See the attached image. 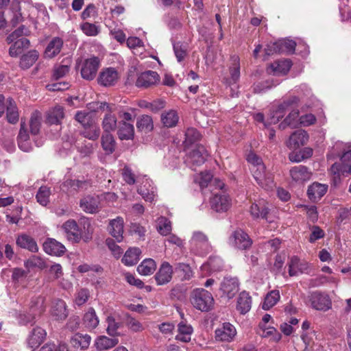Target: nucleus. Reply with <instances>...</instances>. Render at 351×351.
<instances>
[{"instance_id": "1", "label": "nucleus", "mask_w": 351, "mask_h": 351, "mask_svg": "<svg viewBox=\"0 0 351 351\" xmlns=\"http://www.w3.org/2000/svg\"><path fill=\"white\" fill-rule=\"evenodd\" d=\"M337 156H340V162H335L329 169L335 185L340 183L341 176L351 173V143L336 142L327 154V158L332 160Z\"/></svg>"}, {"instance_id": "2", "label": "nucleus", "mask_w": 351, "mask_h": 351, "mask_svg": "<svg viewBox=\"0 0 351 351\" xmlns=\"http://www.w3.org/2000/svg\"><path fill=\"white\" fill-rule=\"evenodd\" d=\"M246 159L250 164V171L257 184L266 190L272 189L275 186L273 176L266 171L262 159L253 152L249 153Z\"/></svg>"}, {"instance_id": "3", "label": "nucleus", "mask_w": 351, "mask_h": 351, "mask_svg": "<svg viewBox=\"0 0 351 351\" xmlns=\"http://www.w3.org/2000/svg\"><path fill=\"white\" fill-rule=\"evenodd\" d=\"M44 310V299L41 296H38L32 299L27 313H22L21 310L13 309L10 311V314L17 319L19 324L26 325L32 323L36 316L40 315Z\"/></svg>"}, {"instance_id": "4", "label": "nucleus", "mask_w": 351, "mask_h": 351, "mask_svg": "<svg viewBox=\"0 0 351 351\" xmlns=\"http://www.w3.org/2000/svg\"><path fill=\"white\" fill-rule=\"evenodd\" d=\"M189 300L191 305L202 312L210 311L214 306V298L211 293L203 288H196L191 291Z\"/></svg>"}, {"instance_id": "5", "label": "nucleus", "mask_w": 351, "mask_h": 351, "mask_svg": "<svg viewBox=\"0 0 351 351\" xmlns=\"http://www.w3.org/2000/svg\"><path fill=\"white\" fill-rule=\"evenodd\" d=\"M216 187L220 191L213 193L210 199V205L212 210L217 213L226 212L232 205V199L230 196L222 189L224 184L219 180L215 179Z\"/></svg>"}, {"instance_id": "6", "label": "nucleus", "mask_w": 351, "mask_h": 351, "mask_svg": "<svg viewBox=\"0 0 351 351\" xmlns=\"http://www.w3.org/2000/svg\"><path fill=\"white\" fill-rule=\"evenodd\" d=\"M189 245L191 253L199 256L207 255L213 250L207 235L201 231L193 232Z\"/></svg>"}, {"instance_id": "7", "label": "nucleus", "mask_w": 351, "mask_h": 351, "mask_svg": "<svg viewBox=\"0 0 351 351\" xmlns=\"http://www.w3.org/2000/svg\"><path fill=\"white\" fill-rule=\"evenodd\" d=\"M186 156L184 162L191 169H195L206 161L207 152L203 145H195L194 147H184Z\"/></svg>"}, {"instance_id": "8", "label": "nucleus", "mask_w": 351, "mask_h": 351, "mask_svg": "<svg viewBox=\"0 0 351 351\" xmlns=\"http://www.w3.org/2000/svg\"><path fill=\"white\" fill-rule=\"evenodd\" d=\"M228 242L231 246L239 250H246L252 243L248 234L241 229L233 231L229 237Z\"/></svg>"}, {"instance_id": "9", "label": "nucleus", "mask_w": 351, "mask_h": 351, "mask_svg": "<svg viewBox=\"0 0 351 351\" xmlns=\"http://www.w3.org/2000/svg\"><path fill=\"white\" fill-rule=\"evenodd\" d=\"M99 65L100 60L97 57L93 56L86 59L80 71L82 78L88 81L93 80L96 76Z\"/></svg>"}, {"instance_id": "10", "label": "nucleus", "mask_w": 351, "mask_h": 351, "mask_svg": "<svg viewBox=\"0 0 351 351\" xmlns=\"http://www.w3.org/2000/svg\"><path fill=\"white\" fill-rule=\"evenodd\" d=\"M120 78V74L115 68L108 67L103 69L99 73L97 82L103 86H113Z\"/></svg>"}, {"instance_id": "11", "label": "nucleus", "mask_w": 351, "mask_h": 351, "mask_svg": "<svg viewBox=\"0 0 351 351\" xmlns=\"http://www.w3.org/2000/svg\"><path fill=\"white\" fill-rule=\"evenodd\" d=\"M138 186L137 192L146 201L152 202L156 197V188L153 185L152 181L147 176L142 177V180Z\"/></svg>"}, {"instance_id": "12", "label": "nucleus", "mask_w": 351, "mask_h": 351, "mask_svg": "<svg viewBox=\"0 0 351 351\" xmlns=\"http://www.w3.org/2000/svg\"><path fill=\"white\" fill-rule=\"evenodd\" d=\"M215 339L217 341H232L237 335V330L234 325L229 322L223 323L215 330Z\"/></svg>"}, {"instance_id": "13", "label": "nucleus", "mask_w": 351, "mask_h": 351, "mask_svg": "<svg viewBox=\"0 0 351 351\" xmlns=\"http://www.w3.org/2000/svg\"><path fill=\"white\" fill-rule=\"evenodd\" d=\"M311 306L317 311H326L332 306L329 296L319 292H314L310 296Z\"/></svg>"}, {"instance_id": "14", "label": "nucleus", "mask_w": 351, "mask_h": 351, "mask_svg": "<svg viewBox=\"0 0 351 351\" xmlns=\"http://www.w3.org/2000/svg\"><path fill=\"white\" fill-rule=\"evenodd\" d=\"M239 280L235 277H226L221 283L220 291L222 296L232 298L239 291Z\"/></svg>"}, {"instance_id": "15", "label": "nucleus", "mask_w": 351, "mask_h": 351, "mask_svg": "<svg viewBox=\"0 0 351 351\" xmlns=\"http://www.w3.org/2000/svg\"><path fill=\"white\" fill-rule=\"evenodd\" d=\"M160 77L156 71H146L141 73L136 80V86L139 87H148L160 84Z\"/></svg>"}, {"instance_id": "16", "label": "nucleus", "mask_w": 351, "mask_h": 351, "mask_svg": "<svg viewBox=\"0 0 351 351\" xmlns=\"http://www.w3.org/2000/svg\"><path fill=\"white\" fill-rule=\"evenodd\" d=\"M62 229L69 241L73 243L80 241L81 233L79 232V224L74 219L65 221L62 226Z\"/></svg>"}, {"instance_id": "17", "label": "nucleus", "mask_w": 351, "mask_h": 351, "mask_svg": "<svg viewBox=\"0 0 351 351\" xmlns=\"http://www.w3.org/2000/svg\"><path fill=\"white\" fill-rule=\"evenodd\" d=\"M289 175L293 182L302 184L311 179L312 173L306 167L298 165L289 170Z\"/></svg>"}, {"instance_id": "18", "label": "nucleus", "mask_w": 351, "mask_h": 351, "mask_svg": "<svg viewBox=\"0 0 351 351\" xmlns=\"http://www.w3.org/2000/svg\"><path fill=\"white\" fill-rule=\"evenodd\" d=\"M292 62L289 59H282L274 61L267 68V72L274 75H286L290 70Z\"/></svg>"}, {"instance_id": "19", "label": "nucleus", "mask_w": 351, "mask_h": 351, "mask_svg": "<svg viewBox=\"0 0 351 351\" xmlns=\"http://www.w3.org/2000/svg\"><path fill=\"white\" fill-rule=\"evenodd\" d=\"M269 213L267 202L261 199L253 203L250 207V214L254 219L263 218L267 221L271 223L273 221L267 217Z\"/></svg>"}, {"instance_id": "20", "label": "nucleus", "mask_w": 351, "mask_h": 351, "mask_svg": "<svg viewBox=\"0 0 351 351\" xmlns=\"http://www.w3.org/2000/svg\"><path fill=\"white\" fill-rule=\"evenodd\" d=\"M173 274V267L168 262H163L158 272L155 275L156 282L159 285H163L171 281Z\"/></svg>"}, {"instance_id": "21", "label": "nucleus", "mask_w": 351, "mask_h": 351, "mask_svg": "<svg viewBox=\"0 0 351 351\" xmlns=\"http://www.w3.org/2000/svg\"><path fill=\"white\" fill-rule=\"evenodd\" d=\"M46 335V331L42 328H34L27 339L28 347L32 350H34L43 342Z\"/></svg>"}, {"instance_id": "22", "label": "nucleus", "mask_w": 351, "mask_h": 351, "mask_svg": "<svg viewBox=\"0 0 351 351\" xmlns=\"http://www.w3.org/2000/svg\"><path fill=\"white\" fill-rule=\"evenodd\" d=\"M44 251L50 255L60 256L66 251L65 246L54 239L49 238L43 243Z\"/></svg>"}, {"instance_id": "23", "label": "nucleus", "mask_w": 351, "mask_h": 351, "mask_svg": "<svg viewBox=\"0 0 351 351\" xmlns=\"http://www.w3.org/2000/svg\"><path fill=\"white\" fill-rule=\"evenodd\" d=\"M327 191V184L315 182L308 187L307 195L311 201L317 202L326 194Z\"/></svg>"}, {"instance_id": "24", "label": "nucleus", "mask_w": 351, "mask_h": 351, "mask_svg": "<svg viewBox=\"0 0 351 351\" xmlns=\"http://www.w3.org/2000/svg\"><path fill=\"white\" fill-rule=\"evenodd\" d=\"M308 140L307 132L302 130L294 132L289 138L288 146L290 149H296L300 146L305 145Z\"/></svg>"}, {"instance_id": "25", "label": "nucleus", "mask_w": 351, "mask_h": 351, "mask_svg": "<svg viewBox=\"0 0 351 351\" xmlns=\"http://www.w3.org/2000/svg\"><path fill=\"white\" fill-rule=\"evenodd\" d=\"M119 343V339L116 337H108L106 335L97 337L94 341V346L98 351L110 350Z\"/></svg>"}, {"instance_id": "26", "label": "nucleus", "mask_w": 351, "mask_h": 351, "mask_svg": "<svg viewBox=\"0 0 351 351\" xmlns=\"http://www.w3.org/2000/svg\"><path fill=\"white\" fill-rule=\"evenodd\" d=\"M51 315L56 320H64L68 316V311L64 301L62 300H56L53 302Z\"/></svg>"}, {"instance_id": "27", "label": "nucleus", "mask_w": 351, "mask_h": 351, "mask_svg": "<svg viewBox=\"0 0 351 351\" xmlns=\"http://www.w3.org/2000/svg\"><path fill=\"white\" fill-rule=\"evenodd\" d=\"M108 231L117 242H121L123 240V219L117 217L112 219L109 223Z\"/></svg>"}, {"instance_id": "28", "label": "nucleus", "mask_w": 351, "mask_h": 351, "mask_svg": "<svg viewBox=\"0 0 351 351\" xmlns=\"http://www.w3.org/2000/svg\"><path fill=\"white\" fill-rule=\"evenodd\" d=\"M16 243L21 248L27 250L31 252H36L38 250L34 239L27 234H19L16 239Z\"/></svg>"}, {"instance_id": "29", "label": "nucleus", "mask_w": 351, "mask_h": 351, "mask_svg": "<svg viewBox=\"0 0 351 351\" xmlns=\"http://www.w3.org/2000/svg\"><path fill=\"white\" fill-rule=\"evenodd\" d=\"M99 198L98 196H86L80 200V206L86 213H95L99 210Z\"/></svg>"}, {"instance_id": "30", "label": "nucleus", "mask_w": 351, "mask_h": 351, "mask_svg": "<svg viewBox=\"0 0 351 351\" xmlns=\"http://www.w3.org/2000/svg\"><path fill=\"white\" fill-rule=\"evenodd\" d=\"M193 328L191 324L185 322H181L178 324V334L176 339L184 343H188L191 340Z\"/></svg>"}, {"instance_id": "31", "label": "nucleus", "mask_w": 351, "mask_h": 351, "mask_svg": "<svg viewBox=\"0 0 351 351\" xmlns=\"http://www.w3.org/2000/svg\"><path fill=\"white\" fill-rule=\"evenodd\" d=\"M63 46V40L59 37L53 38L47 45L44 56L47 58H53L61 51Z\"/></svg>"}, {"instance_id": "32", "label": "nucleus", "mask_w": 351, "mask_h": 351, "mask_svg": "<svg viewBox=\"0 0 351 351\" xmlns=\"http://www.w3.org/2000/svg\"><path fill=\"white\" fill-rule=\"evenodd\" d=\"M91 337L88 334L76 333L70 340L71 345L77 349L86 350L90 343Z\"/></svg>"}, {"instance_id": "33", "label": "nucleus", "mask_w": 351, "mask_h": 351, "mask_svg": "<svg viewBox=\"0 0 351 351\" xmlns=\"http://www.w3.org/2000/svg\"><path fill=\"white\" fill-rule=\"evenodd\" d=\"M290 276H298L308 269L307 263H302L297 256H292L288 263Z\"/></svg>"}, {"instance_id": "34", "label": "nucleus", "mask_w": 351, "mask_h": 351, "mask_svg": "<svg viewBox=\"0 0 351 351\" xmlns=\"http://www.w3.org/2000/svg\"><path fill=\"white\" fill-rule=\"evenodd\" d=\"M79 232L81 233L80 241H89L92 239L93 228L90 221L86 217L81 218L79 221Z\"/></svg>"}, {"instance_id": "35", "label": "nucleus", "mask_w": 351, "mask_h": 351, "mask_svg": "<svg viewBox=\"0 0 351 351\" xmlns=\"http://www.w3.org/2000/svg\"><path fill=\"white\" fill-rule=\"evenodd\" d=\"M230 79L228 85L236 83L240 77V58L234 54L230 56V66L229 68Z\"/></svg>"}, {"instance_id": "36", "label": "nucleus", "mask_w": 351, "mask_h": 351, "mask_svg": "<svg viewBox=\"0 0 351 351\" xmlns=\"http://www.w3.org/2000/svg\"><path fill=\"white\" fill-rule=\"evenodd\" d=\"M64 117V109L60 106H56L50 109L47 114V122L51 125H60Z\"/></svg>"}, {"instance_id": "37", "label": "nucleus", "mask_w": 351, "mask_h": 351, "mask_svg": "<svg viewBox=\"0 0 351 351\" xmlns=\"http://www.w3.org/2000/svg\"><path fill=\"white\" fill-rule=\"evenodd\" d=\"M290 105L291 103L289 101H284L272 110L269 115V123H277L285 116L286 112L289 110Z\"/></svg>"}, {"instance_id": "38", "label": "nucleus", "mask_w": 351, "mask_h": 351, "mask_svg": "<svg viewBox=\"0 0 351 351\" xmlns=\"http://www.w3.org/2000/svg\"><path fill=\"white\" fill-rule=\"evenodd\" d=\"M88 184L86 181L67 180L61 184L60 189L64 193H71L81 189H86Z\"/></svg>"}, {"instance_id": "39", "label": "nucleus", "mask_w": 351, "mask_h": 351, "mask_svg": "<svg viewBox=\"0 0 351 351\" xmlns=\"http://www.w3.org/2000/svg\"><path fill=\"white\" fill-rule=\"evenodd\" d=\"M252 307V298L248 293L243 291L239 294L237 300V309L241 314H245Z\"/></svg>"}, {"instance_id": "40", "label": "nucleus", "mask_w": 351, "mask_h": 351, "mask_svg": "<svg viewBox=\"0 0 351 351\" xmlns=\"http://www.w3.org/2000/svg\"><path fill=\"white\" fill-rule=\"evenodd\" d=\"M63 64L56 65L53 69L52 79L53 80H59L69 73L71 64V58L64 59Z\"/></svg>"}, {"instance_id": "41", "label": "nucleus", "mask_w": 351, "mask_h": 351, "mask_svg": "<svg viewBox=\"0 0 351 351\" xmlns=\"http://www.w3.org/2000/svg\"><path fill=\"white\" fill-rule=\"evenodd\" d=\"M141 254V250L138 247L129 248L122 258V263L127 266H132L137 263Z\"/></svg>"}, {"instance_id": "42", "label": "nucleus", "mask_w": 351, "mask_h": 351, "mask_svg": "<svg viewBox=\"0 0 351 351\" xmlns=\"http://www.w3.org/2000/svg\"><path fill=\"white\" fill-rule=\"evenodd\" d=\"M9 49V54L11 57H17L24 49L28 48L30 45L29 40L24 37L15 40Z\"/></svg>"}, {"instance_id": "43", "label": "nucleus", "mask_w": 351, "mask_h": 351, "mask_svg": "<svg viewBox=\"0 0 351 351\" xmlns=\"http://www.w3.org/2000/svg\"><path fill=\"white\" fill-rule=\"evenodd\" d=\"M117 134L121 140L132 139L134 136V128L133 124L126 121L121 122Z\"/></svg>"}, {"instance_id": "44", "label": "nucleus", "mask_w": 351, "mask_h": 351, "mask_svg": "<svg viewBox=\"0 0 351 351\" xmlns=\"http://www.w3.org/2000/svg\"><path fill=\"white\" fill-rule=\"evenodd\" d=\"M223 267L222 260L219 257L210 258L201 267V270L205 274L220 270Z\"/></svg>"}, {"instance_id": "45", "label": "nucleus", "mask_w": 351, "mask_h": 351, "mask_svg": "<svg viewBox=\"0 0 351 351\" xmlns=\"http://www.w3.org/2000/svg\"><path fill=\"white\" fill-rule=\"evenodd\" d=\"M83 321L85 327L89 330L95 329L99 323L96 312L93 308H90L84 314Z\"/></svg>"}, {"instance_id": "46", "label": "nucleus", "mask_w": 351, "mask_h": 351, "mask_svg": "<svg viewBox=\"0 0 351 351\" xmlns=\"http://www.w3.org/2000/svg\"><path fill=\"white\" fill-rule=\"evenodd\" d=\"M156 269V262L152 258H146L137 267V271L143 276L152 274Z\"/></svg>"}, {"instance_id": "47", "label": "nucleus", "mask_w": 351, "mask_h": 351, "mask_svg": "<svg viewBox=\"0 0 351 351\" xmlns=\"http://www.w3.org/2000/svg\"><path fill=\"white\" fill-rule=\"evenodd\" d=\"M39 53L36 50H31L21 56L20 66L23 69H29L38 60Z\"/></svg>"}, {"instance_id": "48", "label": "nucleus", "mask_w": 351, "mask_h": 351, "mask_svg": "<svg viewBox=\"0 0 351 351\" xmlns=\"http://www.w3.org/2000/svg\"><path fill=\"white\" fill-rule=\"evenodd\" d=\"M179 120V117L176 111L170 110L165 112L161 115V121L164 126L172 128L176 125Z\"/></svg>"}, {"instance_id": "49", "label": "nucleus", "mask_w": 351, "mask_h": 351, "mask_svg": "<svg viewBox=\"0 0 351 351\" xmlns=\"http://www.w3.org/2000/svg\"><path fill=\"white\" fill-rule=\"evenodd\" d=\"M200 134L196 129L188 128L185 132L184 147H194V146L198 145L195 143L200 139Z\"/></svg>"}, {"instance_id": "50", "label": "nucleus", "mask_w": 351, "mask_h": 351, "mask_svg": "<svg viewBox=\"0 0 351 351\" xmlns=\"http://www.w3.org/2000/svg\"><path fill=\"white\" fill-rule=\"evenodd\" d=\"M280 298V292L278 290H272L265 297L262 307L264 310H269L279 301Z\"/></svg>"}, {"instance_id": "51", "label": "nucleus", "mask_w": 351, "mask_h": 351, "mask_svg": "<svg viewBox=\"0 0 351 351\" xmlns=\"http://www.w3.org/2000/svg\"><path fill=\"white\" fill-rule=\"evenodd\" d=\"M83 136L92 141L97 140L100 135L99 127L95 123V121L90 124L84 127Z\"/></svg>"}, {"instance_id": "52", "label": "nucleus", "mask_w": 351, "mask_h": 351, "mask_svg": "<svg viewBox=\"0 0 351 351\" xmlns=\"http://www.w3.org/2000/svg\"><path fill=\"white\" fill-rule=\"evenodd\" d=\"M7 119L9 123L14 124L19 120V112L15 102L9 99L7 101Z\"/></svg>"}, {"instance_id": "53", "label": "nucleus", "mask_w": 351, "mask_h": 351, "mask_svg": "<svg viewBox=\"0 0 351 351\" xmlns=\"http://www.w3.org/2000/svg\"><path fill=\"white\" fill-rule=\"evenodd\" d=\"M137 128L145 132H150L154 128L152 118L149 115H143L137 121Z\"/></svg>"}, {"instance_id": "54", "label": "nucleus", "mask_w": 351, "mask_h": 351, "mask_svg": "<svg viewBox=\"0 0 351 351\" xmlns=\"http://www.w3.org/2000/svg\"><path fill=\"white\" fill-rule=\"evenodd\" d=\"M106 332L110 336L117 337L120 335L118 329L120 328L121 324L116 322L115 319L112 315H108L106 317Z\"/></svg>"}, {"instance_id": "55", "label": "nucleus", "mask_w": 351, "mask_h": 351, "mask_svg": "<svg viewBox=\"0 0 351 351\" xmlns=\"http://www.w3.org/2000/svg\"><path fill=\"white\" fill-rule=\"evenodd\" d=\"M101 145L104 151L111 154L115 148V141L112 135L110 133H104L101 137Z\"/></svg>"}, {"instance_id": "56", "label": "nucleus", "mask_w": 351, "mask_h": 351, "mask_svg": "<svg viewBox=\"0 0 351 351\" xmlns=\"http://www.w3.org/2000/svg\"><path fill=\"white\" fill-rule=\"evenodd\" d=\"M156 228L160 234L167 236L171 233V223L167 218L161 217L157 220Z\"/></svg>"}, {"instance_id": "57", "label": "nucleus", "mask_w": 351, "mask_h": 351, "mask_svg": "<svg viewBox=\"0 0 351 351\" xmlns=\"http://www.w3.org/2000/svg\"><path fill=\"white\" fill-rule=\"evenodd\" d=\"M24 265L28 270L34 268L43 269L45 267V263L40 256H32L25 261Z\"/></svg>"}, {"instance_id": "58", "label": "nucleus", "mask_w": 351, "mask_h": 351, "mask_svg": "<svg viewBox=\"0 0 351 351\" xmlns=\"http://www.w3.org/2000/svg\"><path fill=\"white\" fill-rule=\"evenodd\" d=\"M257 334H258L263 338H270L271 340L276 342L279 341L281 339V335L272 326H269L263 332H257Z\"/></svg>"}, {"instance_id": "59", "label": "nucleus", "mask_w": 351, "mask_h": 351, "mask_svg": "<svg viewBox=\"0 0 351 351\" xmlns=\"http://www.w3.org/2000/svg\"><path fill=\"white\" fill-rule=\"evenodd\" d=\"M122 176L124 181L130 185L134 184L135 183H140L142 180V177H136V176L132 171L131 169L128 166H125V167L123 169Z\"/></svg>"}, {"instance_id": "60", "label": "nucleus", "mask_w": 351, "mask_h": 351, "mask_svg": "<svg viewBox=\"0 0 351 351\" xmlns=\"http://www.w3.org/2000/svg\"><path fill=\"white\" fill-rule=\"evenodd\" d=\"M51 191L49 187L42 186L39 188L36 194L37 202L42 206H47L49 201Z\"/></svg>"}, {"instance_id": "61", "label": "nucleus", "mask_w": 351, "mask_h": 351, "mask_svg": "<svg viewBox=\"0 0 351 351\" xmlns=\"http://www.w3.org/2000/svg\"><path fill=\"white\" fill-rule=\"evenodd\" d=\"M212 178L213 175L210 171H204L195 176L194 181L199 185L201 189H204L208 186Z\"/></svg>"}, {"instance_id": "62", "label": "nucleus", "mask_w": 351, "mask_h": 351, "mask_svg": "<svg viewBox=\"0 0 351 351\" xmlns=\"http://www.w3.org/2000/svg\"><path fill=\"white\" fill-rule=\"evenodd\" d=\"M103 128L104 133H110L114 130L117 126V118L114 115L108 114L105 116L103 120Z\"/></svg>"}, {"instance_id": "63", "label": "nucleus", "mask_w": 351, "mask_h": 351, "mask_svg": "<svg viewBox=\"0 0 351 351\" xmlns=\"http://www.w3.org/2000/svg\"><path fill=\"white\" fill-rule=\"evenodd\" d=\"M176 270L180 274L182 280H189L193 276V271L188 264L180 263L176 265Z\"/></svg>"}, {"instance_id": "64", "label": "nucleus", "mask_w": 351, "mask_h": 351, "mask_svg": "<svg viewBox=\"0 0 351 351\" xmlns=\"http://www.w3.org/2000/svg\"><path fill=\"white\" fill-rule=\"evenodd\" d=\"M93 114L86 111H78L75 114V120L80 123L83 127L94 121Z\"/></svg>"}]
</instances>
